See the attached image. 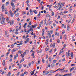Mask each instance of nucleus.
Here are the masks:
<instances>
[{"label": "nucleus", "instance_id": "nucleus-1", "mask_svg": "<svg viewBox=\"0 0 76 76\" xmlns=\"http://www.w3.org/2000/svg\"><path fill=\"white\" fill-rule=\"evenodd\" d=\"M4 20H5V18L4 17H2V21H1V17H0V22H1V24H3V23H4Z\"/></svg>", "mask_w": 76, "mask_h": 76}, {"label": "nucleus", "instance_id": "nucleus-2", "mask_svg": "<svg viewBox=\"0 0 76 76\" xmlns=\"http://www.w3.org/2000/svg\"><path fill=\"white\" fill-rule=\"evenodd\" d=\"M26 51L24 52L23 53V54H21L20 55V56L22 57V58H23V57H24V56L26 54Z\"/></svg>", "mask_w": 76, "mask_h": 76}, {"label": "nucleus", "instance_id": "nucleus-3", "mask_svg": "<svg viewBox=\"0 0 76 76\" xmlns=\"http://www.w3.org/2000/svg\"><path fill=\"white\" fill-rule=\"evenodd\" d=\"M14 22H15L14 20H11L10 22V25L12 26L13 25Z\"/></svg>", "mask_w": 76, "mask_h": 76}, {"label": "nucleus", "instance_id": "nucleus-4", "mask_svg": "<svg viewBox=\"0 0 76 76\" xmlns=\"http://www.w3.org/2000/svg\"><path fill=\"white\" fill-rule=\"evenodd\" d=\"M11 6L12 7H15V5H14V3H13V2H11Z\"/></svg>", "mask_w": 76, "mask_h": 76}, {"label": "nucleus", "instance_id": "nucleus-5", "mask_svg": "<svg viewBox=\"0 0 76 76\" xmlns=\"http://www.w3.org/2000/svg\"><path fill=\"white\" fill-rule=\"evenodd\" d=\"M1 8H2V10L3 11V12L4 11V4H2V7H1Z\"/></svg>", "mask_w": 76, "mask_h": 76}, {"label": "nucleus", "instance_id": "nucleus-6", "mask_svg": "<svg viewBox=\"0 0 76 76\" xmlns=\"http://www.w3.org/2000/svg\"><path fill=\"white\" fill-rule=\"evenodd\" d=\"M50 47H53V48H54V47H55V43L50 44Z\"/></svg>", "mask_w": 76, "mask_h": 76}, {"label": "nucleus", "instance_id": "nucleus-7", "mask_svg": "<svg viewBox=\"0 0 76 76\" xmlns=\"http://www.w3.org/2000/svg\"><path fill=\"white\" fill-rule=\"evenodd\" d=\"M37 24H35L34 25H33L32 26V27H33V28H35L37 27Z\"/></svg>", "mask_w": 76, "mask_h": 76}, {"label": "nucleus", "instance_id": "nucleus-8", "mask_svg": "<svg viewBox=\"0 0 76 76\" xmlns=\"http://www.w3.org/2000/svg\"><path fill=\"white\" fill-rule=\"evenodd\" d=\"M66 56L67 57H69V56H70V55H71L70 53H67V52H66Z\"/></svg>", "mask_w": 76, "mask_h": 76}, {"label": "nucleus", "instance_id": "nucleus-9", "mask_svg": "<svg viewBox=\"0 0 76 76\" xmlns=\"http://www.w3.org/2000/svg\"><path fill=\"white\" fill-rule=\"evenodd\" d=\"M18 54H16V55L14 56V59L15 60V59H16V57H18Z\"/></svg>", "mask_w": 76, "mask_h": 76}, {"label": "nucleus", "instance_id": "nucleus-10", "mask_svg": "<svg viewBox=\"0 0 76 76\" xmlns=\"http://www.w3.org/2000/svg\"><path fill=\"white\" fill-rule=\"evenodd\" d=\"M48 73H51V70H50L49 71H47L46 72V73H45V74H46V75H47L48 74Z\"/></svg>", "mask_w": 76, "mask_h": 76}, {"label": "nucleus", "instance_id": "nucleus-11", "mask_svg": "<svg viewBox=\"0 0 76 76\" xmlns=\"http://www.w3.org/2000/svg\"><path fill=\"white\" fill-rule=\"evenodd\" d=\"M34 53H35V52H33V53L31 54V56H33V58H35V56H34Z\"/></svg>", "mask_w": 76, "mask_h": 76}, {"label": "nucleus", "instance_id": "nucleus-12", "mask_svg": "<svg viewBox=\"0 0 76 76\" xmlns=\"http://www.w3.org/2000/svg\"><path fill=\"white\" fill-rule=\"evenodd\" d=\"M75 68V66L72 67L70 70V72H72V70H73Z\"/></svg>", "mask_w": 76, "mask_h": 76}, {"label": "nucleus", "instance_id": "nucleus-13", "mask_svg": "<svg viewBox=\"0 0 76 76\" xmlns=\"http://www.w3.org/2000/svg\"><path fill=\"white\" fill-rule=\"evenodd\" d=\"M16 51V50L15 48H14L11 51V52H15Z\"/></svg>", "mask_w": 76, "mask_h": 76}, {"label": "nucleus", "instance_id": "nucleus-14", "mask_svg": "<svg viewBox=\"0 0 76 76\" xmlns=\"http://www.w3.org/2000/svg\"><path fill=\"white\" fill-rule=\"evenodd\" d=\"M62 7L63 6L61 5L58 9L59 10H60V9H61Z\"/></svg>", "mask_w": 76, "mask_h": 76}, {"label": "nucleus", "instance_id": "nucleus-15", "mask_svg": "<svg viewBox=\"0 0 76 76\" xmlns=\"http://www.w3.org/2000/svg\"><path fill=\"white\" fill-rule=\"evenodd\" d=\"M55 35H57V36H58V35H59V34L58 33H57V32H55Z\"/></svg>", "mask_w": 76, "mask_h": 76}, {"label": "nucleus", "instance_id": "nucleus-16", "mask_svg": "<svg viewBox=\"0 0 76 76\" xmlns=\"http://www.w3.org/2000/svg\"><path fill=\"white\" fill-rule=\"evenodd\" d=\"M67 31H69V29H70V27H69V25H67Z\"/></svg>", "mask_w": 76, "mask_h": 76}, {"label": "nucleus", "instance_id": "nucleus-17", "mask_svg": "<svg viewBox=\"0 0 76 76\" xmlns=\"http://www.w3.org/2000/svg\"><path fill=\"white\" fill-rule=\"evenodd\" d=\"M46 17L47 18H48V17H49V18H51V15H50L48 14L46 16Z\"/></svg>", "mask_w": 76, "mask_h": 76}, {"label": "nucleus", "instance_id": "nucleus-18", "mask_svg": "<svg viewBox=\"0 0 76 76\" xmlns=\"http://www.w3.org/2000/svg\"><path fill=\"white\" fill-rule=\"evenodd\" d=\"M30 12L31 15H33V12H32V11H31V9H30Z\"/></svg>", "mask_w": 76, "mask_h": 76}, {"label": "nucleus", "instance_id": "nucleus-19", "mask_svg": "<svg viewBox=\"0 0 76 76\" xmlns=\"http://www.w3.org/2000/svg\"><path fill=\"white\" fill-rule=\"evenodd\" d=\"M26 25H27V23H25L23 26V27L24 28H26Z\"/></svg>", "mask_w": 76, "mask_h": 76}, {"label": "nucleus", "instance_id": "nucleus-20", "mask_svg": "<svg viewBox=\"0 0 76 76\" xmlns=\"http://www.w3.org/2000/svg\"><path fill=\"white\" fill-rule=\"evenodd\" d=\"M10 15L12 17H13V14L12 13H10Z\"/></svg>", "mask_w": 76, "mask_h": 76}, {"label": "nucleus", "instance_id": "nucleus-21", "mask_svg": "<svg viewBox=\"0 0 76 76\" xmlns=\"http://www.w3.org/2000/svg\"><path fill=\"white\" fill-rule=\"evenodd\" d=\"M33 12H34V13H35V14H37V10H34L33 11Z\"/></svg>", "mask_w": 76, "mask_h": 76}, {"label": "nucleus", "instance_id": "nucleus-22", "mask_svg": "<svg viewBox=\"0 0 76 76\" xmlns=\"http://www.w3.org/2000/svg\"><path fill=\"white\" fill-rule=\"evenodd\" d=\"M50 71L51 72V73H54V72H56L55 71H53V70H50Z\"/></svg>", "mask_w": 76, "mask_h": 76}, {"label": "nucleus", "instance_id": "nucleus-23", "mask_svg": "<svg viewBox=\"0 0 76 76\" xmlns=\"http://www.w3.org/2000/svg\"><path fill=\"white\" fill-rule=\"evenodd\" d=\"M19 15V13H18L15 15V16H16V17H18Z\"/></svg>", "mask_w": 76, "mask_h": 76}, {"label": "nucleus", "instance_id": "nucleus-24", "mask_svg": "<svg viewBox=\"0 0 76 76\" xmlns=\"http://www.w3.org/2000/svg\"><path fill=\"white\" fill-rule=\"evenodd\" d=\"M9 2H7L6 3V6H7L9 5Z\"/></svg>", "mask_w": 76, "mask_h": 76}, {"label": "nucleus", "instance_id": "nucleus-25", "mask_svg": "<svg viewBox=\"0 0 76 76\" xmlns=\"http://www.w3.org/2000/svg\"><path fill=\"white\" fill-rule=\"evenodd\" d=\"M64 37H65V38H64V39L66 40V39H67V35H66V34H65L64 35Z\"/></svg>", "mask_w": 76, "mask_h": 76}, {"label": "nucleus", "instance_id": "nucleus-26", "mask_svg": "<svg viewBox=\"0 0 76 76\" xmlns=\"http://www.w3.org/2000/svg\"><path fill=\"white\" fill-rule=\"evenodd\" d=\"M22 64H20L19 66V69H20V68H21V67H22Z\"/></svg>", "mask_w": 76, "mask_h": 76}, {"label": "nucleus", "instance_id": "nucleus-27", "mask_svg": "<svg viewBox=\"0 0 76 76\" xmlns=\"http://www.w3.org/2000/svg\"><path fill=\"white\" fill-rule=\"evenodd\" d=\"M10 75H11V73H10V72H9L7 74V76H10Z\"/></svg>", "mask_w": 76, "mask_h": 76}, {"label": "nucleus", "instance_id": "nucleus-28", "mask_svg": "<svg viewBox=\"0 0 76 76\" xmlns=\"http://www.w3.org/2000/svg\"><path fill=\"white\" fill-rule=\"evenodd\" d=\"M31 75H33L34 74V72H33L32 71H31Z\"/></svg>", "mask_w": 76, "mask_h": 76}, {"label": "nucleus", "instance_id": "nucleus-29", "mask_svg": "<svg viewBox=\"0 0 76 76\" xmlns=\"http://www.w3.org/2000/svg\"><path fill=\"white\" fill-rule=\"evenodd\" d=\"M49 61H51V57H50L49 58Z\"/></svg>", "mask_w": 76, "mask_h": 76}, {"label": "nucleus", "instance_id": "nucleus-30", "mask_svg": "<svg viewBox=\"0 0 76 76\" xmlns=\"http://www.w3.org/2000/svg\"><path fill=\"white\" fill-rule=\"evenodd\" d=\"M26 41L27 42H29V38H28L26 39Z\"/></svg>", "mask_w": 76, "mask_h": 76}, {"label": "nucleus", "instance_id": "nucleus-31", "mask_svg": "<svg viewBox=\"0 0 76 76\" xmlns=\"http://www.w3.org/2000/svg\"><path fill=\"white\" fill-rule=\"evenodd\" d=\"M40 14H41V12H39V14L38 15H37V16L38 17H39V16H40Z\"/></svg>", "mask_w": 76, "mask_h": 76}, {"label": "nucleus", "instance_id": "nucleus-32", "mask_svg": "<svg viewBox=\"0 0 76 76\" xmlns=\"http://www.w3.org/2000/svg\"><path fill=\"white\" fill-rule=\"evenodd\" d=\"M52 14L53 16H54V12H52Z\"/></svg>", "mask_w": 76, "mask_h": 76}, {"label": "nucleus", "instance_id": "nucleus-33", "mask_svg": "<svg viewBox=\"0 0 76 76\" xmlns=\"http://www.w3.org/2000/svg\"><path fill=\"white\" fill-rule=\"evenodd\" d=\"M18 53H19V54H22V52L20 51V50H19L18 52Z\"/></svg>", "mask_w": 76, "mask_h": 76}, {"label": "nucleus", "instance_id": "nucleus-34", "mask_svg": "<svg viewBox=\"0 0 76 76\" xmlns=\"http://www.w3.org/2000/svg\"><path fill=\"white\" fill-rule=\"evenodd\" d=\"M44 2V1H42L40 5L41 6H42V4L43 3V2Z\"/></svg>", "mask_w": 76, "mask_h": 76}, {"label": "nucleus", "instance_id": "nucleus-35", "mask_svg": "<svg viewBox=\"0 0 76 76\" xmlns=\"http://www.w3.org/2000/svg\"><path fill=\"white\" fill-rule=\"evenodd\" d=\"M41 50H38V53H41Z\"/></svg>", "mask_w": 76, "mask_h": 76}, {"label": "nucleus", "instance_id": "nucleus-36", "mask_svg": "<svg viewBox=\"0 0 76 76\" xmlns=\"http://www.w3.org/2000/svg\"><path fill=\"white\" fill-rule=\"evenodd\" d=\"M54 65H55V64L53 63L51 64V66L52 67H54Z\"/></svg>", "mask_w": 76, "mask_h": 76}, {"label": "nucleus", "instance_id": "nucleus-37", "mask_svg": "<svg viewBox=\"0 0 76 76\" xmlns=\"http://www.w3.org/2000/svg\"><path fill=\"white\" fill-rule=\"evenodd\" d=\"M31 64L30 62H29L28 63V66H29V67H31Z\"/></svg>", "mask_w": 76, "mask_h": 76}, {"label": "nucleus", "instance_id": "nucleus-38", "mask_svg": "<svg viewBox=\"0 0 76 76\" xmlns=\"http://www.w3.org/2000/svg\"><path fill=\"white\" fill-rule=\"evenodd\" d=\"M68 72V70L66 69L64 70V72Z\"/></svg>", "mask_w": 76, "mask_h": 76}, {"label": "nucleus", "instance_id": "nucleus-39", "mask_svg": "<svg viewBox=\"0 0 76 76\" xmlns=\"http://www.w3.org/2000/svg\"><path fill=\"white\" fill-rule=\"evenodd\" d=\"M64 48H64V47H63L62 49L61 50V51L62 52H63V50H64Z\"/></svg>", "mask_w": 76, "mask_h": 76}, {"label": "nucleus", "instance_id": "nucleus-40", "mask_svg": "<svg viewBox=\"0 0 76 76\" xmlns=\"http://www.w3.org/2000/svg\"><path fill=\"white\" fill-rule=\"evenodd\" d=\"M50 34V31H48V35Z\"/></svg>", "mask_w": 76, "mask_h": 76}, {"label": "nucleus", "instance_id": "nucleus-41", "mask_svg": "<svg viewBox=\"0 0 76 76\" xmlns=\"http://www.w3.org/2000/svg\"><path fill=\"white\" fill-rule=\"evenodd\" d=\"M56 61H57L56 60H54L53 61V63H56Z\"/></svg>", "mask_w": 76, "mask_h": 76}, {"label": "nucleus", "instance_id": "nucleus-42", "mask_svg": "<svg viewBox=\"0 0 76 76\" xmlns=\"http://www.w3.org/2000/svg\"><path fill=\"white\" fill-rule=\"evenodd\" d=\"M9 52H7L6 54V56H8V55H9Z\"/></svg>", "mask_w": 76, "mask_h": 76}, {"label": "nucleus", "instance_id": "nucleus-43", "mask_svg": "<svg viewBox=\"0 0 76 76\" xmlns=\"http://www.w3.org/2000/svg\"><path fill=\"white\" fill-rule=\"evenodd\" d=\"M72 73H71L70 74H68V76H72Z\"/></svg>", "mask_w": 76, "mask_h": 76}, {"label": "nucleus", "instance_id": "nucleus-44", "mask_svg": "<svg viewBox=\"0 0 76 76\" xmlns=\"http://www.w3.org/2000/svg\"><path fill=\"white\" fill-rule=\"evenodd\" d=\"M26 3H29V0H27L26 1Z\"/></svg>", "mask_w": 76, "mask_h": 76}, {"label": "nucleus", "instance_id": "nucleus-45", "mask_svg": "<svg viewBox=\"0 0 76 76\" xmlns=\"http://www.w3.org/2000/svg\"><path fill=\"white\" fill-rule=\"evenodd\" d=\"M34 62H35V61H33L31 62L32 64H33L34 63Z\"/></svg>", "mask_w": 76, "mask_h": 76}, {"label": "nucleus", "instance_id": "nucleus-46", "mask_svg": "<svg viewBox=\"0 0 76 76\" xmlns=\"http://www.w3.org/2000/svg\"><path fill=\"white\" fill-rule=\"evenodd\" d=\"M66 44H64L63 46V47H64V48H66Z\"/></svg>", "mask_w": 76, "mask_h": 76}, {"label": "nucleus", "instance_id": "nucleus-47", "mask_svg": "<svg viewBox=\"0 0 76 76\" xmlns=\"http://www.w3.org/2000/svg\"><path fill=\"white\" fill-rule=\"evenodd\" d=\"M75 22V19H73L72 21V22H71V23H73V22Z\"/></svg>", "mask_w": 76, "mask_h": 76}, {"label": "nucleus", "instance_id": "nucleus-48", "mask_svg": "<svg viewBox=\"0 0 76 76\" xmlns=\"http://www.w3.org/2000/svg\"><path fill=\"white\" fill-rule=\"evenodd\" d=\"M60 4H61V2H59L58 3V6L60 5Z\"/></svg>", "mask_w": 76, "mask_h": 76}, {"label": "nucleus", "instance_id": "nucleus-49", "mask_svg": "<svg viewBox=\"0 0 76 76\" xmlns=\"http://www.w3.org/2000/svg\"><path fill=\"white\" fill-rule=\"evenodd\" d=\"M60 74H59L58 73L56 75V76H59Z\"/></svg>", "mask_w": 76, "mask_h": 76}, {"label": "nucleus", "instance_id": "nucleus-50", "mask_svg": "<svg viewBox=\"0 0 76 76\" xmlns=\"http://www.w3.org/2000/svg\"><path fill=\"white\" fill-rule=\"evenodd\" d=\"M7 34V31L6 30L5 31V35H6Z\"/></svg>", "mask_w": 76, "mask_h": 76}, {"label": "nucleus", "instance_id": "nucleus-51", "mask_svg": "<svg viewBox=\"0 0 76 76\" xmlns=\"http://www.w3.org/2000/svg\"><path fill=\"white\" fill-rule=\"evenodd\" d=\"M45 61V60H44V59L42 58V62H43V63H44Z\"/></svg>", "mask_w": 76, "mask_h": 76}, {"label": "nucleus", "instance_id": "nucleus-52", "mask_svg": "<svg viewBox=\"0 0 76 76\" xmlns=\"http://www.w3.org/2000/svg\"><path fill=\"white\" fill-rule=\"evenodd\" d=\"M69 11L71 12H72L73 11V9H70L69 10Z\"/></svg>", "mask_w": 76, "mask_h": 76}, {"label": "nucleus", "instance_id": "nucleus-53", "mask_svg": "<svg viewBox=\"0 0 76 76\" xmlns=\"http://www.w3.org/2000/svg\"><path fill=\"white\" fill-rule=\"evenodd\" d=\"M44 33L42 32V37H44Z\"/></svg>", "mask_w": 76, "mask_h": 76}, {"label": "nucleus", "instance_id": "nucleus-54", "mask_svg": "<svg viewBox=\"0 0 76 76\" xmlns=\"http://www.w3.org/2000/svg\"><path fill=\"white\" fill-rule=\"evenodd\" d=\"M21 28H22V26H20L19 28V29H21Z\"/></svg>", "mask_w": 76, "mask_h": 76}, {"label": "nucleus", "instance_id": "nucleus-55", "mask_svg": "<svg viewBox=\"0 0 76 76\" xmlns=\"http://www.w3.org/2000/svg\"><path fill=\"white\" fill-rule=\"evenodd\" d=\"M41 10H44V7L42 6Z\"/></svg>", "mask_w": 76, "mask_h": 76}, {"label": "nucleus", "instance_id": "nucleus-56", "mask_svg": "<svg viewBox=\"0 0 76 76\" xmlns=\"http://www.w3.org/2000/svg\"><path fill=\"white\" fill-rule=\"evenodd\" d=\"M26 73L28 74V72H26V71H25L24 72V75H25V74H26Z\"/></svg>", "mask_w": 76, "mask_h": 76}, {"label": "nucleus", "instance_id": "nucleus-57", "mask_svg": "<svg viewBox=\"0 0 76 76\" xmlns=\"http://www.w3.org/2000/svg\"><path fill=\"white\" fill-rule=\"evenodd\" d=\"M25 14H26V12L25 11H24L23 12V15H25Z\"/></svg>", "mask_w": 76, "mask_h": 76}, {"label": "nucleus", "instance_id": "nucleus-58", "mask_svg": "<svg viewBox=\"0 0 76 76\" xmlns=\"http://www.w3.org/2000/svg\"><path fill=\"white\" fill-rule=\"evenodd\" d=\"M19 30V28H17L16 29V30H15V31L16 32H18V30Z\"/></svg>", "mask_w": 76, "mask_h": 76}, {"label": "nucleus", "instance_id": "nucleus-59", "mask_svg": "<svg viewBox=\"0 0 76 76\" xmlns=\"http://www.w3.org/2000/svg\"><path fill=\"white\" fill-rule=\"evenodd\" d=\"M12 10H15V7H12Z\"/></svg>", "mask_w": 76, "mask_h": 76}, {"label": "nucleus", "instance_id": "nucleus-60", "mask_svg": "<svg viewBox=\"0 0 76 76\" xmlns=\"http://www.w3.org/2000/svg\"><path fill=\"white\" fill-rule=\"evenodd\" d=\"M62 38H63V36H62V35H61L60 36V39H62Z\"/></svg>", "mask_w": 76, "mask_h": 76}, {"label": "nucleus", "instance_id": "nucleus-61", "mask_svg": "<svg viewBox=\"0 0 76 76\" xmlns=\"http://www.w3.org/2000/svg\"><path fill=\"white\" fill-rule=\"evenodd\" d=\"M61 6H64V4H63V3H62L61 4Z\"/></svg>", "mask_w": 76, "mask_h": 76}, {"label": "nucleus", "instance_id": "nucleus-62", "mask_svg": "<svg viewBox=\"0 0 76 76\" xmlns=\"http://www.w3.org/2000/svg\"><path fill=\"white\" fill-rule=\"evenodd\" d=\"M3 64L4 66H5V64H6V63H5V62H3Z\"/></svg>", "mask_w": 76, "mask_h": 76}, {"label": "nucleus", "instance_id": "nucleus-63", "mask_svg": "<svg viewBox=\"0 0 76 76\" xmlns=\"http://www.w3.org/2000/svg\"><path fill=\"white\" fill-rule=\"evenodd\" d=\"M57 42L58 43H59V42H60V40L58 39L57 40Z\"/></svg>", "mask_w": 76, "mask_h": 76}, {"label": "nucleus", "instance_id": "nucleus-64", "mask_svg": "<svg viewBox=\"0 0 76 76\" xmlns=\"http://www.w3.org/2000/svg\"><path fill=\"white\" fill-rule=\"evenodd\" d=\"M50 64H48V67H50Z\"/></svg>", "mask_w": 76, "mask_h": 76}]
</instances>
